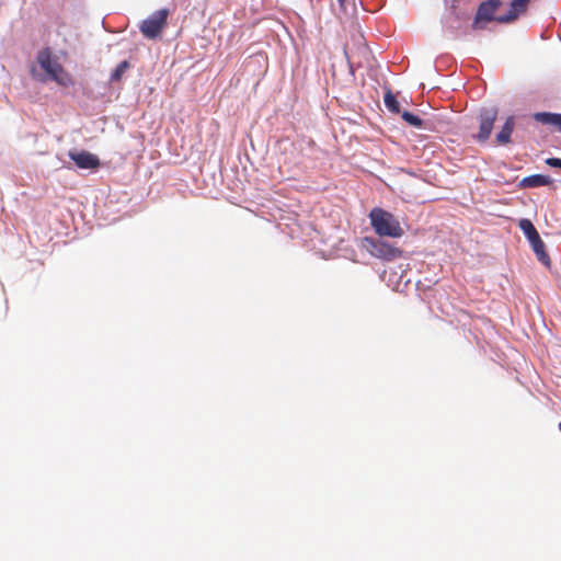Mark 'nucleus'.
I'll use <instances>...</instances> for the list:
<instances>
[{
    "instance_id": "nucleus-11",
    "label": "nucleus",
    "mask_w": 561,
    "mask_h": 561,
    "mask_svg": "<svg viewBox=\"0 0 561 561\" xmlns=\"http://www.w3.org/2000/svg\"><path fill=\"white\" fill-rule=\"evenodd\" d=\"M551 183L552 180L549 176L542 174H534L524 178L520 182V185L523 187H539L550 185Z\"/></svg>"
},
{
    "instance_id": "nucleus-10",
    "label": "nucleus",
    "mask_w": 561,
    "mask_h": 561,
    "mask_svg": "<svg viewBox=\"0 0 561 561\" xmlns=\"http://www.w3.org/2000/svg\"><path fill=\"white\" fill-rule=\"evenodd\" d=\"M534 119L543 125H553L561 129V114L538 112L534 114Z\"/></svg>"
},
{
    "instance_id": "nucleus-4",
    "label": "nucleus",
    "mask_w": 561,
    "mask_h": 561,
    "mask_svg": "<svg viewBox=\"0 0 561 561\" xmlns=\"http://www.w3.org/2000/svg\"><path fill=\"white\" fill-rule=\"evenodd\" d=\"M169 15L168 9H160L144 20L140 25L142 35L147 38H156L160 35L167 24Z\"/></svg>"
},
{
    "instance_id": "nucleus-19",
    "label": "nucleus",
    "mask_w": 561,
    "mask_h": 561,
    "mask_svg": "<svg viewBox=\"0 0 561 561\" xmlns=\"http://www.w3.org/2000/svg\"><path fill=\"white\" fill-rule=\"evenodd\" d=\"M359 49H360L364 54H366V53H367V50H368V49H367V47H366L365 45H363Z\"/></svg>"
},
{
    "instance_id": "nucleus-1",
    "label": "nucleus",
    "mask_w": 561,
    "mask_h": 561,
    "mask_svg": "<svg viewBox=\"0 0 561 561\" xmlns=\"http://www.w3.org/2000/svg\"><path fill=\"white\" fill-rule=\"evenodd\" d=\"M37 62L46 72V76L42 77L37 75L35 68H32L31 75L34 79H37L41 82H45L47 79H50L61 87H70L73 84L71 76L65 70L57 58L53 56L49 48H44L38 53Z\"/></svg>"
},
{
    "instance_id": "nucleus-14",
    "label": "nucleus",
    "mask_w": 561,
    "mask_h": 561,
    "mask_svg": "<svg viewBox=\"0 0 561 561\" xmlns=\"http://www.w3.org/2000/svg\"><path fill=\"white\" fill-rule=\"evenodd\" d=\"M383 102H385L386 107L390 112L396 113V114L400 113V103L398 102L397 98L392 94V92L390 90H388L385 93Z\"/></svg>"
},
{
    "instance_id": "nucleus-2",
    "label": "nucleus",
    "mask_w": 561,
    "mask_h": 561,
    "mask_svg": "<svg viewBox=\"0 0 561 561\" xmlns=\"http://www.w3.org/2000/svg\"><path fill=\"white\" fill-rule=\"evenodd\" d=\"M369 218L371 227L380 237L400 238L404 233L398 219L382 208H373Z\"/></svg>"
},
{
    "instance_id": "nucleus-15",
    "label": "nucleus",
    "mask_w": 561,
    "mask_h": 561,
    "mask_svg": "<svg viewBox=\"0 0 561 561\" xmlns=\"http://www.w3.org/2000/svg\"><path fill=\"white\" fill-rule=\"evenodd\" d=\"M128 68L129 62L127 60L119 62L111 76V81H119Z\"/></svg>"
},
{
    "instance_id": "nucleus-17",
    "label": "nucleus",
    "mask_w": 561,
    "mask_h": 561,
    "mask_svg": "<svg viewBox=\"0 0 561 561\" xmlns=\"http://www.w3.org/2000/svg\"><path fill=\"white\" fill-rule=\"evenodd\" d=\"M344 55L346 57L351 70L353 71V68L355 66L354 55L348 50L347 47L344 48Z\"/></svg>"
},
{
    "instance_id": "nucleus-20",
    "label": "nucleus",
    "mask_w": 561,
    "mask_h": 561,
    "mask_svg": "<svg viewBox=\"0 0 561 561\" xmlns=\"http://www.w3.org/2000/svg\"><path fill=\"white\" fill-rule=\"evenodd\" d=\"M337 1H339V3H340L342 7H343V5H344V3L346 2V0H337Z\"/></svg>"
},
{
    "instance_id": "nucleus-9",
    "label": "nucleus",
    "mask_w": 561,
    "mask_h": 561,
    "mask_svg": "<svg viewBox=\"0 0 561 561\" xmlns=\"http://www.w3.org/2000/svg\"><path fill=\"white\" fill-rule=\"evenodd\" d=\"M515 121L513 116L506 118L502 129L496 134V142L500 146H505L511 141V136L514 130Z\"/></svg>"
},
{
    "instance_id": "nucleus-3",
    "label": "nucleus",
    "mask_w": 561,
    "mask_h": 561,
    "mask_svg": "<svg viewBox=\"0 0 561 561\" xmlns=\"http://www.w3.org/2000/svg\"><path fill=\"white\" fill-rule=\"evenodd\" d=\"M363 245L373 256L385 261L394 260L400 257L402 254V251L399 248H396L380 239L366 237L363 240Z\"/></svg>"
},
{
    "instance_id": "nucleus-12",
    "label": "nucleus",
    "mask_w": 561,
    "mask_h": 561,
    "mask_svg": "<svg viewBox=\"0 0 561 561\" xmlns=\"http://www.w3.org/2000/svg\"><path fill=\"white\" fill-rule=\"evenodd\" d=\"M519 229L524 232V234L527 237L529 243L538 239L540 236L538 231L536 230L535 226L529 219L523 218L518 222Z\"/></svg>"
},
{
    "instance_id": "nucleus-5",
    "label": "nucleus",
    "mask_w": 561,
    "mask_h": 561,
    "mask_svg": "<svg viewBox=\"0 0 561 561\" xmlns=\"http://www.w3.org/2000/svg\"><path fill=\"white\" fill-rule=\"evenodd\" d=\"M501 4V0H488L481 2L473 19L472 28L482 30L486 23L492 21L497 22L499 15H495V12Z\"/></svg>"
},
{
    "instance_id": "nucleus-18",
    "label": "nucleus",
    "mask_w": 561,
    "mask_h": 561,
    "mask_svg": "<svg viewBox=\"0 0 561 561\" xmlns=\"http://www.w3.org/2000/svg\"><path fill=\"white\" fill-rule=\"evenodd\" d=\"M546 163L549 165V167H552V168H560L561 169V159L559 158H548L546 160Z\"/></svg>"
},
{
    "instance_id": "nucleus-8",
    "label": "nucleus",
    "mask_w": 561,
    "mask_h": 561,
    "mask_svg": "<svg viewBox=\"0 0 561 561\" xmlns=\"http://www.w3.org/2000/svg\"><path fill=\"white\" fill-rule=\"evenodd\" d=\"M530 0H512L510 10L504 15H499V23H511L515 21L520 14L525 13Z\"/></svg>"
},
{
    "instance_id": "nucleus-6",
    "label": "nucleus",
    "mask_w": 561,
    "mask_h": 561,
    "mask_svg": "<svg viewBox=\"0 0 561 561\" xmlns=\"http://www.w3.org/2000/svg\"><path fill=\"white\" fill-rule=\"evenodd\" d=\"M497 117L496 108H483L479 114V133L477 135V139L480 142H484L489 139L494 122Z\"/></svg>"
},
{
    "instance_id": "nucleus-7",
    "label": "nucleus",
    "mask_w": 561,
    "mask_h": 561,
    "mask_svg": "<svg viewBox=\"0 0 561 561\" xmlns=\"http://www.w3.org/2000/svg\"><path fill=\"white\" fill-rule=\"evenodd\" d=\"M69 157L80 169H96L100 165L99 158L88 151H70Z\"/></svg>"
},
{
    "instance_id": "nucleus-13",
    "label": "nucleus",
    "mask_w": 561,
    "mask_h": 561,
    "mask_svg": "<svg viewBox=\"0 0 561 561\" xmlns=\"http://www.w3.org/2000/svg\"><path fill=\"white\" fill-rule=\"evenodd\" d=\"M530 244L538 260L542 262L545 265H549L550 259L547 252L545 251V243L541 240V238L539 237L535 241L530 242Z\"/></svg>"
},
{
    "instance_id": "nucleus-16",
    "label": "nucleus",
    "mask_w": 561,
    "mask_h": 561,
    "mask_svg": "<svg viewBox=\"0 0 561 561\" xmlns=\"http://www.w3.org/2000/svg\"><path fill=\"white\" fill-rule=\"evenodd\" d=\"M401 116L404 119V122L411 126H414L417 128H421L423 126V121L419 116H416L408 111H404Z\"/></svg>"
}]
</instances>
